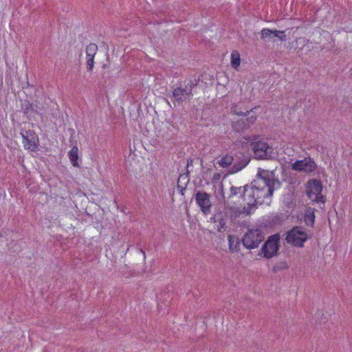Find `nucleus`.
Instances as JSON below:
<instances>
[{"mask_svg": "<svg viewBox=\"0 0 352 352\" xmlns=\"http://www.w3.org/2000/svg\"><path fill=\"white\" fill-rule=\"evenodd\" d=\"M227 220H228V219L224 216L223 212L214 215V222L218 223L217 230L219 232H224L226 230Z\"/></svg>", "mask_w": 352, "mask_h": 352, "instance_id": "dca6fc26", "label": "nucleus"}, {"mask_svg": "<svg viewBox=\"0 0 352 352\" xmlns=\"http://www.w3.org/2000/svg\"><path fill=\"white\" fill-rule=\"evenodd\" d=\"M315 208L311 207L305 210L304 215V221L308 226L313 227L315 222Z\"/></svg>", "mask_w": 352, "mask_h": 352, "instance_id": "f3484780", "label": "nucleus"}, {"mask_svg": "<svg viewBox=\"0 0 352 352\" xmlns=\"http://www.w3.org/2000/svg\"><path fill=\"white\" fill-rule=\"evenodd\" d=\"M265 239V234L262 228H249L242 237L241 241L243 246L252 250L257 248L259 244Z\"/></svg>", "mask_w": 352, "mask_h": 352, "instance_id": "7ed1b4c3", "label": "nucleus"}, {"mask_svg": "<svg viewBox=\"0 0 352 352\" xmlns=\"http://www.w3.org/2000/svg\"><path fill=\"white\" fill-rule=\"evenodd\" d=\"M232 112L238 116H247L248 114H250L249 111H247L246 113H243V111L238 110V107L236 105H234V107H232Z\"/></svg>", "mask_w": 352, "mask_h": 352, "instance_id": "b1692460", "label": "nucleus"}, {"mask_svg": "<svg viewBox=\"0 0 352 352\" xmlns=\"http://www.w3.org/2000/svg\"><path fill=\"white\" fill-rule=\"evenodd\" d=\"M261 38L266 40L274 39L275 38H278L280 41H286V35L284 31L281 30H272L268 28H264L261 30Z\"/></svg>", "mask_w": 352, "mask_h": 352, "instance_id": "4468645a", "label": "nucleus"}, {"mask_svg": "<svg viewBox=\"0 0 352 352\" xmlns=\"http://www.w3.org/2000/svg\"><path fill=\"white\" fill-rule=\"evenodd\" d=\"M280 239L278 234L270 236L263 244L258 255H262L267 259L278 256L280 247Z\"/></svg>", "mask_w": 352, "mask_h": 352, "instance_id": "20e7f679", "label": "nucleus"}, {"mask_svg": "<svg viewBox=\"0 0 352 352\" xmlns=\"http://www.w3.org/2000/svg\"><path fill=\"white\" fill-rule=\"evenodd\" d=\"M224 208L223 212L232 223L235 224L236 219L241 215L244 214L248 216L252 214L256 211L255 209H252L246 207H241L235 205L223 203Z\"/></svg>", "mask_w": 352, "mask_h": 352, "instance_id": "39448f33", "label": "nucleus"}, {"mask_svg": "<svg viewBox=\"0 0 352 352\" xmlns=\"http://www.w3.org/2000/svg\"><path fill=\"white\" fill-rule=\"evenodd\" d=\"M194 198L203 214L208 215L211 212L212 205L210 195L208 193L203 190H198L194 195Z\"/></svg>", "mask_w": 352, "mask_h": 352, "instance_id": "9d476101", "label": "nucleus"}, {"mask_svg": "<svg viewBox=\"0 0 352 352\" xmlns=\"http://www.w3.org/2000/svg\"><path fill=\"white\" fill-rule=\"evenodd\" d=\"M97 50V45L95 43H90L86 48L87 57H94Z\"/></svg>", "mask_w": 352, "mask_h": 352, "instance_id": "aec40b11", "label": "nucleus"}, {"mask_svg": "<svg viewBox=\"0 0 352 352\" xmlns=\"http://www.w3.org/2000/svg\"><path fill=\"white\" fill-rule=\"evenodd\" d=\"M322 185L320 180L313 179L307 183L306 193L307 197L317 203H324L325 197L322 195Z\"/></svg>", "mask_w": 352, "mask_h": 352, "instance_id": "6e6552de", "label": "nucleus"}, {"mask_svg": "<svg viewBox=\"0 0 352 352\" xmlns=\"http://www.w3.org/2000/svg\"><path fill=\"white\" fill-rule=\"evenodd\" d=\"M94 57H87V69L88 71H92L94 65Z\"/></svg>", "mask_w": 352, "mask_h": 352, "instance_id": "5701e85b", "label": "nucleus"}, {"mask_svg": "<svg viewBox=\"0 0 352 352\" xmlns=\"http://www.w3.org/2000/svg\"><path fill=\"white\" fill-rule=\"evenodd\" d=\"M241 63L239 53L237 51H233L231 55V65L234 69H237Z\"/></svg>", "mask_w": 352, "mask_h": 352, "instance_id": "6ab92c4d", "label": "nucleus"}, {"mask_svg": "<svg viewBox=\"0 0 352 352\" xmlns=\"http://www.w3.org/2000/svg\"><path fill=\"white\" fill-rule=\"evenodd\" d=\"M219 177H220V175L218 173V174H215V175H214L213 178H214V179H218Z\"/></svg>", "mask_w": 352, "mask_h": 352, "instance_id": "bb28decb", "label": "nucleus"}, {"mask_svg": "<svg viewBox=\"0 0 352 352\" xmlns=\"http://www.w3.org/2000/svg\"><path fill=\"white\" fill-rule=\"evenodd\" d=\"M289 265H287L286 261H279L277 262L275 265L272 268V271L274 273H276L279 271L284 270L288 269Z\"/></svg>", "mask_w": 352, "mask_h": 352, "instance_id": "412c9836", "label": "nucleus"}, {"mask_svg": "<svg viewBox=\"0 0 352 352\" xmlns=\"http://www.w3.org/2000/svg\"><path fill=\"white\" fill-rule=\"evenodd\" d=\"M20 133L23 138L24 148L31 151H36L39 145V140L34 131L21 129Z\"/></svg>", "mask_w": 352, "mask_h": 352, "instance_id": "1a4fd4ad", "label": "nucleus"}, {"mask_svg": "<svg viewBox=\"0 0 352 352\" xmlns=\"http://www.w3.org/2000/svg\"><path fill=\"white\" fill-rule=\"evenodd\" d=\"M69 158L72 164L75 167H79L78 163V148L77 146H74L71 151L69 152Z\"/></svg>", "mask_w": 352, "mask_h": 352, "instance_id": "a211bd4d", "label": "nucleus"}, {"mask_svg": "<svg viewBox=\"0 0 352 352\" xmlns=\"http://www.w3.org/2000/svg\"><path fill=\"white\" fill-rule=\"evenodd\" d=\"M228 241L230 250L237 252V246L239 245L238 239H236L234 236H232V235H229Z\"/></svg>", "mask_w": 352, "mask_h": 352, "instance_id": "4be33fe9", "label": "nucleus"}, {"mask_svg": "<svg viewBox=\"0 0 352 352\" xmlns=\"http://www.w3.org/2000/svg\"><path fill=\"white\" fill-rule=\"evenodd\" d=\"M172 96L175 102L182 104L186 100L190 99L192 96V93H191L190 89L185 88L180 83L178 87L173 89Z\"/></svg>", "mask_w": 352, "mask_h": 352, "instance_id": "f8f14e48", "label": "nucleus"}, {"mask_svg": "<svg viewBox=\"0 0 352 352\" xmlns=\"http://www.w3.org/2000/svg\"><path fill=\"white\" fill-rule=\"evenodd\" d=\"M280 186L274 171L260 168L250 184L231 186L228 197L223 195V203L256 210L258 206L269 204L275 188Z\"/></svg>", "mask_w": 352, "mask_h": 352, "instance_id": "f257e3e1", "label": "nucleus"}, {"mask_svg": "<svg viewBox=\"0 0 352 352\" xmlns=\"http://www.w3.org/2000/svg\"><path fill=\"white\" fill-rule=\"evenodd\" d=\"M180 182H181V176L178 179V184H177L178 188H182L180 184H179Z\"/></svg>", "mask_w": 352, "mask_h": 352, "instance_id": "cd10ccee", "label": "nucleus"}, {"mask_svg": "<svg viewBox=\"0 0 352 352\" xmlns=\"http://www.w3.org/2000/svg\"><path fill=\"white\" fill-rule=\"evenodd\" d=\"M186 190V188H182V190H181L182 194H184L183 190Z\"/></svg>", "mask_w": 352, "mask_h": 352, "instance_id": "c756f323", "label": "nucleus"}, {"mask_svg": "<svg viewBox=\"0 0 352 352\" xmlns=\"http://www.w3.org/2000/svg\"><path fill=\"white\" fill-rule=\"evenodd\" d=\"M309 236L301 226H295L287 232L285 240L287 243L295 247L302 248Z\"/></svg>", "mask_w": 352, "mask_h": 352, "instance_id": "423d86ee", "label": "nucleus"}, {"mask_svg": "<svg viewBox=\"0 0 352 352\" xmlns=\"http://www.w3.org/2000/svg\"><path fill=\"white\" fill-rule=\"evenodd\" d=\"M197 85V82H194L191 79H189L188 80V82L185 81L184 82V87L185 88H189L191 89V93H192V89L194 87H195Z\"/></svg>", "mask_w": 352, "mask_h": 352, "instance_id": "393cba45", "label": "nucleus"}, {"mask_svg": "<svg viewBox=\"0 0 352 352\" xmlns=\"http://www.w3.org/2000/svg\"><path fill=\"white\" fill-rule=\"evenodd\" d=\"M255 158L258 160L270 159L273 154V148L263 140L252 142L250 144Z\"/></svg>", "mask_w": 352, "mask_h": 352, "instance_id": "0eeeda50", "label": "nucleus"}, {"mask_svg": "<svg viewBox=\"0 0 352 352\" xmlns=\"http://www.w3.org/2000/svg\"><path fill=\"white\" fill-rule=\"evenodd\" d=\"M247 223H248L247 221H243L242 223H238V225L241 226H245V225H247Z\"/></svg>", "mask_w": 352, "mask_h": 352, "instance_id": "a878e982", "label": "nucleus"}, {"mask_svg": "<svg viewBox=\"0 0 352 352\" xmlns=\"http://www.w3.org/2000/svg\"><path fill=\"white\" fill-rule=\"evenodd\" d=\"M292 168L294 170L311 173L316 170L317 165L314 160L310 157H305L301 160H297L292 164Z\"/></svg>", "mask_w": 352, "mask_h": 352, "instance_id": "9b49d317", "label": "nucleus"}, {"mask_svg": "<svg viewBox=\"0 0 352 352\" xmlns=\"http://www.w3.org/2000/svg\"><path fill=\"white\" fill-rule=\"evenodd\" d=\"M250 161V157L248 153L239 152L236 153L234 156H232L228 154L223 156L217 163L222 168H227L233 164L228 173L230 174H234L245 168Z\"/></svg>", "mask_w": 352, "mask_h": 352, "instance_id": "f03ea898", "label": "nucleus"}, {"mask_svg": "<svg viewBox=\"0 0 352 352\" xmlns=\"http://www.w3.org/2000/svg\"><path fill=\"white\" fill-rule=\"evenodd\" d=\"M22 107L23 109V113L27 116L28 119H30L32 117L33 113L41 114L38 111L39 107L35 103L25 100Z\"/></svg>", "mask_w": 352, "mask_h": 352, "instance_id": "2eb2a0df", "label": "nucleus"}, {"mask_svg": "<svg viewBox=\"0 0 352 352\" xmlns=\"http://www.w3.org/2000/svg\"><path fill=\"white\" fill-rule=\"evenodd\" d=\"M256 120V116L251 115L245 120L240 119L232 123V128L235 131L243 132L250 127Z\"/></svg>", "mask_w": 352, "mask_h": 352, "instance_id": "ddd939ff", "label": "nucleus"}, {"mask_svg": "<svg viewBox=\"0 0 352 352\" xmlns=\"http://www.w3.org/2000/svg\"><path fill=\"white\" fill-rule=\"evenodd\" d=\"M140 251H141V252H142V254H143L144 258H146V254H145L144 251V250H142V249H140Z\"/></svg>", "mask_w": 352, "mask_h": 352, "instance_id": "c85d7f7f", "label": "nucleus"}]
</instances>
